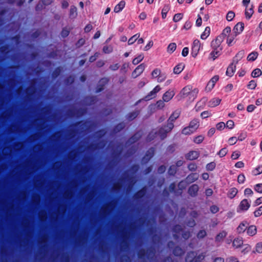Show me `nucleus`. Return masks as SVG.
Wrapping results in <instances>:
<instances>
[{
    "label": "nucleus",
    "instance_id": "obj_49",
    "mask_svg": "<svg viewBox=\"0 0 262 262\" xmlns=\"http://www.w3.org/2000/svg\"><path fill=\"white\" fill-rule=\"evenodd\" d=\"M70 32V30L68 29L67 27H64L62 29L60 35L62 38H66L69 36Z\"/></svg>",
    "mask_w": 262,
    "mask_h": 262
},
{
    "label": "nucleus",
    "instance_id": "obj_13",
    "mask_svg": "<svg viewBox=\"0 0 262 262\" xmlns=\"http://www.w3.org/2000/svg\"><path fill=\"white\" fill-rule=\"evenodd\" d=\"M200 153L195 150H191L185 155V158L188 160H194L199 158Z\"/></svg>",
    "mask_w": 262,
    "mask_h": 262
},
{
    "label": "nucleus",
    "instance_id": "obj_11",
    "mask_svg": "<svg viewBox=\"0 0 262 262\" xmlns=\"http://www.w3.org/2000/svg\"><path fill=\"white\" fill-rule=\"evenodd\" d=\"M199 190V187L198 185L194 184L191 185L188 189V193L191 197H195L198 195V193Z\"/></svg>",
    "mask_w": 262,
    "mask_h": 262
},
{
    "label": "nucleus",
    "instance_id": "obj_56",
    "mask_svg": "<svg viewBox=\"0 0 262 262\" xmlns=\"http://www.w3.org/2000/svg\"><path fill=\"white\" fill-rule=\"evenodd\" d=\"M205 257V253L202 252L201 254L197 255L196 253H195V260L196 262H200L202 260L204 259Z\"/></svg>",
    "mask_w": 262,
    "mask_h": 262
},
{
    "label": "nucleus",
    "instance_id": "obj_47",
    "mask_svg": "<svg viewBox=\"0 0 262 262\" xmlns=\"http://www.w3.org/2000/svg\"><path fill=\"white\" fill-rule=\"evenodd\" d=\"M140 34H136L135 35H133L132 37H131L128 40V44L129 45H133L139 37Z\"/></svg>",
    "mask_w": 262,
    "mask_h": 262
},
{
    "label": "nucleus",
    "instance_id": "obj_30",
    "mask_svg": "<svg viewBox=\"0 0 262 262\" xmlns=\"http://www.w3.org/2000/svg\"><path fill=\"white\" fill-rule=\"evenodd\" d=\"M243 244V241L242 238L237 237L235 238L232 243L233 246L236 248L240 247Z\"/></svg>",
    "mask_w": 262,
    "mask_h": 262
},
{
    "label": "nucleus",
    "instance_id": "obj_27",
    "mask_svg": "<svg viewBox=\"0 0 262 262\" xmlns=\"http://www.w3.org/2000/svg\"><path fill=\"white\" fill-rule=\"evenodd\" d=\"M221 101L219 98H214L209 101L208 106L211 107L216 106L220 104Z\"/></svg>",
    "mask_w": 262,
    "mask_h": 262
},
{
    "label": "nucleus",
    "instance_id": "obj_4",
    "mask_svg": "<svg viewBox=\"0 0 262 262\" xmlns=\"http://www.w3.org/2000/svg\"><path fill=\"white\" fill-rule=\"evenodd\" d=\"M201 48V43L198 39H195L191 47V55L192 57H195L200 51Z\"/></svg>",
    "mask_w": 262,
    "mask_h": 262
},
{
    "label": "nucleus",
    "instance_id": "obj_2",
    "mask_svg": "<svg viewBox=\"0 0 262 262\" xmlns=\"http://www.w3.org/2000/svg\"><path fill=\"white\" fill-rule=\"evenodd\" d=\"M174 127V124L167 123V125L161 127L158 130V135L161 140H164L167 137V134L170 132Z\"/></svg>",
    "mask_w": 262,
    "mask_h": 262
},
{
    "label": "nucleus",
    "instance_id": "obj_54",
    "mask_svg": "<svg viewBox=\"0 0 262 262\" xmlns=\"http://www.w3.org/2000/svg\"><path fill=\"white\" fill-rule=\"evenodd\" d=\"M261 74V71L259 69H256L252 71L251 76L255 78L260 76Z\"/></svg>",
    "mask_w": 262,
    "mask_h": 262
},
{
    "label": "nucleus",
    "instance_id": "obj_28",
    "mask_svg": "<svg viewBox=\"0 0 262 262\" xmlns=\"http://www.w3.org/2000/svg\"><path fill=\"white\" fill-rule=\"evenodd\" d=\"M125 3L123 1H121L114 8V11L116 13L120 12L125 7Z\"/></svg>",
    "mask_w": 262,
    "mask_h": 262
},
{
    "label": "nucleus",
    "instance_id": "obj_48",
    "mask_svg": "<svg viewBox=\"0 0 262 262\" xmlns=\"http://www.w3.org/2000/svg\"><path fill=\"white\" fill-rule=\"evenodd\" d=\"M191 92V87L186 86L184 87L181 92V93L184 96H188Z\"/></svg>",
    "mask_w": 262,
    "mask_h": 262
},
{
    "label": "nucleus",
    "instance_id": "obj_46",
    "mask_svg": "<svg viewBox=\"0 0 262 262\" xmlns=\"http://www.w3.org/2000/svg\"><path fill=\"white\" fill-rule=\"evenodd\" d=\"M195 131L192 130L191 128H189V126L184 127L182 130V134L185 135H189L193 133Z\"/></svg>",
    "mask_w": 262,
    "mask_h": 262
},
{
    "label": "nucleus",
    "instance_id": "obj_25",
    "mask_svg": "<svg viewBox=\"0 0 262 262\" xmlns=\"http://www.w3.org/2000/svg\"><path fill=\"white\" fill-rule=\"evenodd\" d=\"M199 121L198 119H193L189 123V128H191L192 130L195 131L199 127Z\"/></svg>",
    "mask_w": 262,
    "mask_h": 262
},
{
    "label": "nucleus",
    "instance_id": "obj_3",
    "mask_svg": "<svg viewBox=\"0 0 262 262\" xmlns=\"http://www.w3.org/2000/svg\"><path fill=\"white\" fill-rule=\"evenodd\" d=\"M123 175L124 177L122 180L127 182V189L130 190L136 183V180L134 177L128 174L127 171H125Z\"/></svg>",
    "mask_w": 262,
    "mask_h": 262
},
{
    "label": "nucleus",
    "instance_id": "obj_55",
    "mask_svg": "<svg viewBox=\"0 0 262 262\" xmlns=\"http://www.w3.org/2000/svg\"><path fill=\"white\" fill-rule=\"evenodd\" d=\"M216 166V164L214 162L208 163L206 165V168L208 171H212L214 169Z\"/></svg>",
    "mask_w": 262,
    "mask_h": 262
},
{
    "label": "nucleus",
    "instance_id": "obj_35",
    "mask_svg": "<svg viewBox=\"0 0 262 262\" xmlns=\"http://www.w3.org/2000/svg\"><path fill=\"white\" fill-rule=\"evenodd\" d=\"M213 50L210 53V56L214 60L220 55L219 48L213 49Z\"/></svg>",
    "mask_w": 262,
    "mask_h": 262
},
{
    "label": "nucleus",
    "instance_id": "obj_7",
    "mask_svg": "<svg viewBox=\"0 0 262 262\" xmlns=\"http://www.w3.org/2000/svg\"><path fill=\"white\" fill-rule=\"evenodd\" d=\"M142 136V132L141 130L138 131L130 137L126 142L127 144L129 145L133 144L137 142Z\"/></svg>",
    "mask_w": 262,
    "mask_h": 262
},
{
    "label": "nucleus",
    "instance_id": "obj_43",
    "mask_svg": "<svg viewBox=\"0 0 262 262\" xmlns=\"http://www.w3.org/2000/svg\"><path fill=\"white\" fill-rule=\"evenodd\" d=\"M183 230L182 226L179 224L174 225L172 228L173 233H180Z\"/></svg>",
    "mask_w": 262,
    "mask_h": 262
},
{
    "label": "nucleus",
    "instance_id": "obj_64",
    "mask_svg": "<svg viewBox=\"0 0 262 262\" xmlns=\"http://www.w3.org/2000/svg\"><path fill=\"white\" fill-rule=\"evenodd\" d=\"M254 189L257 192L262 193V183L256 184L254 187Z\"/></svg>",
    "mask_w": 262,
    "mask_h": 262
},
{
    "label": "nucleus",
    "instance_id": "obj_62",
    "mask_svg": "<svg viewBox=\"0 0 262 262\" xmlns=\"http://www.w3.org/2000/svg\"><path fill=\"white\" fill-rule=\"evenodd\" d=\"M139 165L138 164H133L130 168V171H132L133 174L137 172L139 169Z\"/></svg>",
    "mask_w": 262,
    "mask_h": 262
},
{
    "label": "nucleus",
    "instance_id": "obj_5",
    "mask_svg": "<svg viewBox=\"0 0 262 262\" xmlns=\"http://www.w3.org/2000/svg\"><path fill=\"white\" fill-rule=\"evenodd\" d=\"M115 205V202L114 201H111L106 204V205L102 209V215L105 216L108 214L114 208Z\"/></svg>",
    "mask_w": 262,
    "mask_h": 262
},
{
    "label": "nucleus",
    "instance_id": "obj_17",
    "mask_svg": "<svg viewBox=\"0 0 262 262\" xmlns=\"http://www.w3.org/2000/svg\"><path fill=\"white\" fill-rule=\"evenodd\" d=\"M199 178V174L197 173H191L187 176L186 182L189 184L196 181Z\"/></svg>",
    "mask_w": 262,
    "mask_h": 262
},
{
    "label": "nucleus",
    "instance_id": "obj_40",
    "mask_svg": "<svg viewBox=\"0 0 262 262\" xmlns=\"http://www.w3.org/2000/svg\"><path fill=\"white\" fill-rule=\"evenodd\" d=\"M258 55V54L257 52H252L248 55L247 60L248 61H253L257 58Z\"/></svg>",
    "mask_w": 262,
    "mask_h": 262
},
{
    "label": "nucleus",
    "instance_id": "obj_50",
    "mask_svg": "<svg viewBox=\"0 0 262 262\" xmlns=\"http://www.w3.org/2000/svg\"><path fill=\"white\" fill-rule=\"evenodd\" d=\"M144 58V56L142 54H140L139 56H138L137 57L135 58L133 60V64L134 65H136L138 64L139 62H140Z\"/></svg>",
    "mask_w": 262,
    "mask_h": 262
},
{
    "label": "nucleus",
    "instance_id": "obj_19",
    "mask_svg": "<svg viewBox=\"0 0 262 262\" xmlns=\"http://www.w3.org/2000/svg\"><path fill=\"white\" fill-rule=\"evenodd\" d=\"M186 262H196L195 252L194 251L188 252L185 257Z\"/></svg>",
    "mask_w": 262,
    "mask_h": 262
},
{
    "label": "nucleus",
    "instance_id": "obj_22",
    "mask_svg": "<svg viewBox=\"0 0 262 262\" xmlns=\"http://www.w3.org/2000/svg\"><path fill=\"white\" fill-rule=\"evenodd\" d=\"M236 70L235 65H233V63H231L227 68L226 74L229 77H232Z\"/></svg>",
    "mask_w": 262,
    "mask_h": 262
},
{
    "label": "nucleus",
    "instance_id": "obj_52",
    "mask_svg": "<svg viewBox=\"0 0 262 262\" xmlns=\"http://www.w3.org/2000/svg\"><path fill=\"white\" fill-rule=\"evenodd\" d=\"M177 172V168L174 165H171L168 168V173L170 176H174Z\"/></svg>",
    "mask_w": 262,
    "mask_h": 262
},
{
    "label": "nucleus",
    "instance_id": "obj_63",
    "mask_svg": "<svg viewBox=\"0 0 262 262\" xmlns=\"http://www.w3.org/2000/svg\"><path fill=\"white\" fill-rule=\"evenodd\" d=\"M256 85V81L254 80H252L249 82V84L247 85V88L249 89L254 90L255 89Z\"/></svg>",
    "mask_w": 262,
    "mask_h": 262
},
{
    "label": "nucleus",
    "instance_id": "obj_1",
    "mask_svg": "<svg viewBox=\"0 0 262 262\" xmlns=\"http://www.w3.org/2000/svg\"><path fill=\"white\" fill-rule=\"evenodd\" d=\"M156 253V249L152 247H148L146 250L143 249H140L137 253L138 256L140 259H144L146 257L150 261H152Z\"/></svg>",
    "mask_w": 262,
    "mask_h": 262
},
{
    "label": "nucleus",
    "instance_id": "obj_60",
    "mask_svg": "<svg viewBox=\"0 0 262 262\" xmlns=\"http://www.w3.org/2000/svg\"><path fill=\"white\" fill-rule=\"evenodd\" d=\"M108 81H109V79L106 78V77H104V78H101L98 83L99 84V86H103L104 87V86L107 84V83L108 82Z\"/></svg>",
    "mask_w": 262,
    "mask_h": 262
},
{
    "label": "nucleus",
    "instance_id": "obj_10",
    "mask_svg": "<svg viewBox=\"0 0 262 262\" xmlns=\"http://www.w3.org/2000/svg\"><path fill=\"white\" fill-rule=\"evenodd\" d=\"M145 68V66L144 63L139 65L132 72V76L133 78H136L143 73Z\"/></svg>",
    "mask_w": 262,
    "mask_h": 262
},
{
    "label": "nucleus",
    "instance_id": "obj_58",
    "mask_svg": "<svg viewBox=\"0 0 262 262\" xmlns=\"http://www.w3.org/2000/svg\"><path fill=\"white\" fill-rule=\"evenodd\" d=\"M204 139V137L202 135H199L195 137L193 139V142L196 144L201 143Z\"/></svg>",
    "mask_w": 262,
    "mask_h": 262
},
{
    "label": "nucleus",
    "instance_id": "obj_9",
    "mask_svg": "<svg viewBox=\"0 0 262 262\" xmlns=\"http://www.w3.org/2000/svg\"><path fill=\"white\" fill-rule=\"evenodd\" d=\"M224 38L222 36L219 35L215 39L212 40L211 43V46L212 49L219 48L220 50H222L221 45L224 40Z\"/></svg>",
    "mask_w": 262,
    "mask_h": 262
},
{
    "label": "nucleus",
    "instance_id": "obj_14",
    "mask_svg": "<svg viewBox=\"0 0 262 262\" xmlns=\"http://www.w3.org/2000/svg\"><path fill=\"white\" fill-rule=\"evenodd\" d=\"M244 28V24L239 22L234 27L232 32L238 35L243 31Z\"/></svg>",
    "mask_w": 262,
    "mask_h": 262
},
{
    "label": "nucleus",
    "instance_id": "obj_36",
    "mask_svg": "<svg viewBox=\"0 0 262 262\" xmlns=\"http://www.w3.org/2000/svg\"><path fill=\"white\" fill-rule=\"evenodd\" d=\"M184 66L183 64L177 65L173 69V73L176 74H180L184 69Z\"/></svg>",
    "mask_w": 262,
    "mask_h": 262
},
{
    "label": "nucleus",
    "instance_id": "obj_8",
    "mask_svg": "<svg viewBox=\"0 0 262 262\" xmlns=\"http://www.w3.org/2000/svg\"><path fill=\"white\" fill-rule=\"evenodd\" d=\"M147 188L145 186L138 190L134 194V199L135 200L139 201L142 199L146 194Z\"/></svg>",
    "mask_w": 262,
    "mask_h": 262
},
{
    "label": "nucleus",
    "instance_id": "obj_32",
    "mask_svg": "<svg viewBox=\"0 0 262 262\" xmlns=\"http://www.w3.org/2000/svg\"><path fill=\"white\" fill-rule=\"evenodd\" d=\"M122 242L121 245V248L122 249H126L128 247V244L127 242H126L127 236H126V232H122Z\"/></svg>",
    "mask_w": 262,
    "mask_h": 262
},
{
    "label": "nucleus",
    "instance_id": "obj_33",
    "mask_svg": "<svg viewBox=\"0 0 262 262\" xmlns=\"http://www.w3.org/2000/svg\"><path fill=\"white\" fill-rule=\"evenodd\" d=\"M158 135V132L157 131L154 132L152 130L147 135L146 140L147 142H150L153 140Z\"/></svg>",
    "mask_w": 262,
    "mask_h": 262
},
{
    "label": "nucleus",
    "instance_id": "obj_61",
    "mask_svg": "<svg viewBox=\"0 0 262 262\" xmlns=\"http://www.w3.org/2000/svg\"><path fill=\"white\" fill-rule=\"evenodd\" d=\"M103 52L105 54H109L113 52V48L111 46H105L103 47Z\"/></svg>",
    "mask_w": 262,
    "mask_h": 262
},
{
    "label": "nucleus",
    "instance_id": "obj_44",
    "mask_svg": "<svg viewBox=\"0 0 262 262\" xmlns=\"http://www.w3.org/2000/svg\"><path fill=\"white\" fill-rule=\"evenodd\" d=\"M77 14V8L74 6H71L70 10V17L71 18H75Z\"/></svg>",
    "mask_w": 262,
    "mask_h": 262
},
{
    "label": "nucleus",
    "instance_id": "obj_24",
    "mask_svg": "<svg viewBox=\"0 0 262 262\" xmlns=\"http://www.w3.org/2000/svg\"><path fill=\"white\" fill-rule=\"evenodd\" d=\"M156 95L152 91H150L147 95H146L143 99L139 100L138 101L136 105H137L139 102H140L142 100L144 101H149L156 97Z\"/></svg>",
    "mask_w": 262,
    "mask_h": 262
},
{
    "label": "nucleus",
    "instance_id": "obj_31",
    "mask_svg": "<svg viewBox=\"0 0 262 262\" xmlns=\"http://www.w3.org/2000/svg\"><path fill=\"white\" fill-rule=\"evenodd\" d=\"M237 36V35L234 34L233 32L228 36L227 39V43L229 46H231L232 45L233 40Z\"/></svg>",
    "mask_w": 262,
    "mask_h": 262
},
{
    "label": "nucleus",
    "instance_id": "obj_59",
    "mask_svg": "<svg viewBox=\"0 0 262 262\" xmlns=\"http://www.w3.org/2000/svg\"><path fill=\"white\" fill-rule=\"evenodd\" d=\"M234 16V12L232 11H229L226 15V19L229 21H231L233 19Z\"/></svg>",
    "mask_w": 262,
    "mask_h": 262
},
{
    "label": "nucleus",
    "instance_id": "obj_16",
    "mask_svg": "<svg viewBox=\"0 0 262 262\" xmlns=\"http://www.w3.org/2000/svg\"><path fill=\"white\" fill-rule=\"evenodd\" d=\"M175 93L173 91L168 90L163 95V100L165 102H168L174 96Z\"/></svg>",
    "mask_w": 262,
    "mask_h": 262
},
{
    "label": "nucleus",
    "instance_id": "obj_26",
    "mask_svg": "<svg viewBox=\"0 0 262 262\" xmlns=\"http://www.w3.org/2000/svg\"><path fill=\"white\" fill-rule=\"evenodd\" d=\"M227 232L224 230L221 231L216 235L215 237V241L216 242H220L227 236Z\"/></svg>",
    "mask_w": 262,
    "mask_h": 262
},
{
    "label": "nucleus",
    "instance_id": "obj_53",
    "mask_svg": "<svg viewBox=\"0 0 262 262\" xmlns=\"http://www.w3.org/2000/svg\"><path fill=\"white\" fill-rule=\"evenodd\" d=\"M207 235V232L205 230H200L196 234V237L199 239H202Z\"/></svg>",
    "mask_w": 262,
    "mask_h": 262
},
{
    "label": "nucleus",
    "instance_id": "obj_37",
    "mask_svg": "<svg viewBox=\"0 0 262 262\" xmlns=\"http://www.w3.org/2000/svg\"><path fill=\"white\" fill-rule=\"evenodd\" d=\"M237 192V189L236 188L233 187L231 188L228 193V198L233 199L236 195Z\"/></svg>",
    "mask_w": 262,
    "mask_h": 262
},
{
    "label": "nucleus",
    "instance_id": "obj_51",
    "mask_svg": "<svg viewBox=\"0 0 262 262\" xmlns=\"http://www.w3.org/2000/svg\"><path fill=\"white\" fill-rule=\"evenodd\" d=\"M61 70L60 67L56 68L52 72V76L53 78L58 77L61 73Z\"/></svg>",
    "mask_w": 262,
    "mask_h": 262
},
{
    "label": "nucleus",
    "instance_id": "obj_18",
    "mask_svg": "<svg viewBox=\"0 0 262 262\" xmlns=\"http://www.w3.org/2000/svg\"><path fill=\"white\" fill-rule=\"evenodd\" d=\"M180 115V111L179 110H176L174 111L169 117V119L167 120V123H172L173 124V122L175 120L179 118Z\"/></svg>",
    "mask_w": 262,
    "mask_h": 262
},
{
    "label": "nucleus",
    "instance_id": "obj_6",
    "mask_svg": "<svg viewBox=\"0 0 262 262\" xmlns=\"http://www.w3.org/2000/svg\"><path fill=\"white\" fill-rule=\"evenodd\" d=\"M155 148L151 147L148 149L144 156L142 159V163L146 164L149 162V161L152 158L154 155Z\"/></svg>",
    "mask_w": 262,
    "mask_h": 262
},
{
    "label": "nucleus",
    "instance_id": "obj_20",
    "mask_svg": "<svg viewBox=\"0 0 262 262\" xmlns=\"http://www.w3.org/2000/svg\"><path fill=\"white\" fill-rule=\"evenodd\" d=\"M172 253L176 256H181L185 253V251L179 246H176L173 250Z\"/></svg>",
    "mask_w": 262,
    "mask_h": 262
},
{
    "label": "nucleus",
    "instance_id": "obj_38",
    "mask_svg": "<svg viewBox=\"0 0 262 262\" xmlns=\"http://www.w3.org/2000/svg\"><path fill=\"white\" fill-rule=\"evenodd\" d=\"M231 32V28L230 27H226L223 31L222 33L220 35L224 39L226 36L228 37Z\"/></svg>",
    "mask_w": 262,
    "mask_h": 262
},
{
    "label": "nucleus",
    "instance_id": "obj_23",
    "mask_svg": "<svg viewBox=\"0 0 262 262\" xmlns=\"http://www.w3.org/2000/svg\"><path fill=\"white\" fill-rule=\"evenodd\" d=\"M248 225L247 222L244 221L242 222L237 227L236 231L238 233H242L245 232L247 229V225Z\"/></svg>",
    "mask_w": 262,
    "mask_h": 262
},
{
    "label": "nucleus",
    "instance_id": "obj_41",
    "mask_svg": "<svg viewBox=\"0 0 262 262\" xmlns=\"http://www.w3.org/2000/svg\"><path fill=\"white\" fill-rule=\"evenodd\" d=\"M210 33V28L209 27H206L204 31L201 35V38L202 39H206L207 37L209 36Z\"/></svg>",
    "mask_w": 262,
    "mask_h": 262
},
{
    "label": "nucleus",
    "instance_id": "obj_42",
    "mask_svg": "<svg viewBox=\"0 0 262 262\" xmlns=\"http://www.w3.org/2000/svg\"><path fill=\"white\" fill-rule=\"evenodd\" d=\"M170 9V6L169 5H165L162 10V17L164 19L167 16V13Z\"/></svg>",
    "mask_w": 262,
    "mask_h": 262
},
{
    "label": "nucleus",
    "instance_id": "obj_45",
    "mask_svg": "<svg viewBox=\"0 0 262 262\" xmlns=\"http://www.w3.org/2000/svg\"><path fill=\"white\" fill-rule=\"evenodd\" d=\"M177 45L174 42L170 43L167 47V51L169 53H172L176 49Z\"/></svg>",
    "mask_w": 262,
    "mask_h": 262
},
{
    "label": "nucleus",
    "instance_id": "obj_39",
    "mask_svg": "<svg viewBox=\"0 0 262 262\" xmlns=\"http://www.w3.org/2000/svg\"><path fill=\"white\" fill-rule=\"evenodd\" d=\"M253 13H254L253 6V5H252L251 7L250 8H249V9H246V10L245 11V16H246V18L247 19H249L251 17Z\"/></svg>",
    "mask_w": 262,
    "mask_h": 262
},
{
    "label": "nucleus",
    "instance_id": "obj_29",
    "mask_svg": "<svg viewBox=\"0 0 262 262\" xmlns=\"http://www.w3.org/2000/svg\"><path fill=\"white\" fill-rule=\"evenodd\" d=\"M125 125L123 122H121L115 125L113 128V132L117 133L124 128Z\"/></svg>",
    "mask_w": 262,
    "mask_h": 262
},
{
    "label": "nucleus",
    "instance_id": "obj_15",
    "mask_svg": "<svg viewBox=\"0 0 262 262\" xmlns=\"http://www.w3.org/2000/svg\"><path fill=\"white\" fill-rule=\"evenodd\" d=\"M250 206V204L248 200L247 199H244L241 202L237 209H239L243 211H246L249 208ZM237 211H238V210Z\"/></svg>",
    "mask_w": 262,
    "mask_h": 262
},
{
    "label": "nucleus",
    "instance_id": "obj_57",
    "mask_svg": "<svg viewBox=\"0 0 262 262\" xmlns=\"http://www.w3.org/2000/svg\"><path fill=\"white\" fill-rule=\"evenodd\" d=\"M254 253L257 252L258 253H262V242H259L256 244L255 246V250L253 251Z\"/></svg>",
    "mask_w": 262,
    "mask_h": 262
},
{
    "label": "nucleus",
    "instance_id": "obj_12",
    "mask_svg": "<svg viewBox=\"0 0 262 262\" xmlns=\"http://www.w3.org/2000/svg\"><path fill=\"white\" fill-rule=\"evenodd\" d=\"M219 76L218 75L214 76L208 82L206 87V90L211 91L214 86L215 83L219 80Z\"/></svg>",
    "mask_w": 262,
    "mask_h": 262
},
{
    "label": "nucleus",
    "instance_id": "obj_21",
    "mask_svg": "<svg viewBox=\"0 0 262 262\" xmlns=\"http://www.w3.org/2000/svg\"><path fill=\"white\" fill-rule=\"evenodd\" d=\"M140 114V111L136 110L133 112L129 113L126 116V118L128 121H132L137 117Z\"/></svg>",
    "mask_w": 262,
    "mask_h": 262
},
{
    "label": "nucleus",
    "instance_id": "obj_34",
    "mask_svg": "<svg viewBox=\"0 0 262 262\" xmlns=\"http://www.w3.org/2000/svg\"><path fill=\"white\" fill-rule=\"evenodd\" d=\"M256 226L252 225L249 226L247 229V233L250 236H253L256 233Z\"/></svg>",
    "mask_w": 262,
    "mask_h": 262
}]
</instances>
